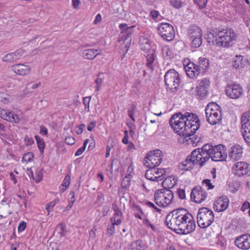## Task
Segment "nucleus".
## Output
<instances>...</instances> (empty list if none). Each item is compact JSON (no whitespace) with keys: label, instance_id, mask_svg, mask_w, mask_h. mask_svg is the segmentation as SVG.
Masks as SVG:
<instances>
[{"label":"nucleus","instance_id":"nucleus-59","mask_svg":"<svg viewBox=\"0 0 250 250\" xmlns=\"http://www.w3.org/2000/svg\"><path fill=\"white\" fill-rule=\"evenodd\" d=\"M177 193L178 194V197L180 199H186V194L185 191L184 189H179L177 191Z\"/></svg>","mask_w":250,"mask_h":250},{"label":"nucleus","instance_id":"nucleus-30","mask_svg":"<svg viewBox=\"0 0 250 250\" xmlns=\"http://www.w3.org/2000/svg\"><path fill=\"white\" fill-rule=\"evenodd\" d=\"M209 66V63L208 59L202 57L199 58L198 64H196V67H198L201 72L202 70V72L204 73L206 70L208 69Z\"/></svg>","mask_w":250,"mask_h":250},{"label":"nucleus","instance_id":"nucleus-29","mask_svg":"<svg viewBox=\"0 0 250 250\" xmlns=\"http://www.w3.org/2000/svg\"><path fill=\"white\" fill-rule=\"evenodd\" d=\"M146 59V65L151 71L154 69L153 63L155 60V52L154 50H150L149 53H147L144 55Z\"/></svg>","mask_w":250,"mask_h":250},{"label":"nucleus","instance_id":"nucleus-48","mask_svg":"<svg viewBox=\"0 0 250 250\" xmlns=\"http://www.w3.org/2000/svg\"><path fill=\"white\" fill-rule=\"evenodd\" d=\"M71 177L69 174H67L63 180V181L62 184V187L68 188L70 183Z\"/></svg>","mask_w":250,"mask_h":250},{"label":"nucleus","instance_id":"nucleus-18","mask_svg":"<svg viewBox=\"0 0 250 250\" xmlns=\"http://www.w3.org/2000/svg\"><path fill=\"white\" fill-rule=\"evenodd\" d=\"M243 148L241 146L237 145L231 147L229 153V158L233 161L239 160L243 155Z\"/></svg>","mask_w":250,"mask_h":250},{"label":"nucleus","instance_id":"nucleus-2","mask_svg":"<svg viewBox=\"0 0 250 250\" xmlns=\"http://www.w3.org/2000/svg\"><path fill=\"white\" fill-rule=\"evenodd\" d=\"M165 223L169 229L179 234L186 235L193 231V223L190 225L185 224L172 211L167 215Z\"/></svg>","mask_w":250,"mask_h":250},{"label":"nucleus","instance_id":"nucleus-32","mask_svg":"<svg viewBox=\"0 0 250 250\" xmlns=\"http://www.w3.org/2000/svg\"><path fill=\"white\" fill-rule=\"evenodd\" d=\"M225 35L223 36L220 35L218 38H216L214 40L212 41V43L213 44H216L217 46L224 47V44L225 43V41H229V36L227 33V29H225Z\"/></svg>","mask_w":250,"mask_h":250},{"label":"nucleus","instance_id":"nucleus-38","mask_svg":"<svg viewBox=\"0 0 250 250\" xmlns=\"http://www.w3.org/2000/svg\"><path fill=\"white\" fill-rule=\"evenodd\" d=\"M136 110V105L134 104H132L131 105H130L128 109V115L133 122L135 121L134 115Z\"/></svg>","mask_w":250,"mask_h":250},{"label":"nucleus","instance_id":"nucleus-49","mask_svg":"<svg viewBox=\"0 0 250 250\" xmlns=\"http://www.w3.org/2000/svg\"><path fill=\"white\" fill-rule=\"evenodd\" d=\"M195 3H196L200 9L206 7L208 0H194Z\"/></svg>","mask_w":250,"mask_h":250},{"label":"nucleus","instance_id":"nucleus-5","mask_svg":"<svg viewBox=\"0 0 250 250\" xmlns=\"http://www.w3.org/2000/svg\"><path fill=\"white\" fill-rule=\"evenodd\" d=\"M214 216L213 211L206 207L199 209L197 214V222L199 227L206 228L213 222Z\"/></svg>","mask_w":250,"mask_h":250},{"label":"nucleus","instance_id":"nucleus-12","mask_svg":"<svg viewBox=\"0 0 250 250\" xmlns=\"http://www.w3.org/2000/svg\"><path fill=\"white\" fill-rule=\"evenodd\" d=\"M207 197V193L200 186L193 188L190 194L191 200L196 203L203 202Z\"/></svg>","mask_w":250,"mask_h":250},{"label":"nucleus","instance_id":"nucleus-44","mask_svg":"<svg viewBox=\"0 0 250 250\" xmlns=\"http://www.w3.org/2000/svg\"><path fill=\"white\" fill-rule=\"evenodd\" d=\"M112 208L114 211V216H118L119 218L123 217V213L121 210H120L117 205L116 203H114L112 205Z\"/></svg>","mask_w":250,"mask_h":250},{"label":"nucleus","instance_id":"nucleus-60","mask_svg":"<svg viewBox=\"0 0 250 250\" xmlns=\"http://www.w3.org/2000/svg\"><path fill=\"white\" fill-rule=\"evenodd\" d=\"M115 225L112 223L107 227V232L110 235H112L115 232Z\"/></svg>","mask_w":250,"mask_h":250},{"label":"nucleus","instance_id":"nucleus-28","mask_svg":"<svg viewBox=\"0 0 250 250\" xmlns=\"http://www.w3.org/2000/svg\"><path fill=\"white\" fill-rule=\"evenodd\" d=\"M98 50L94 49H89L84 50L82 52V56L85 59L93 60L94 59L99 53L98 52Z\"/></svg>","mask_w":250,"mask_h":250},{"label":"nucleus","instance_id":"nucleus-33","mask_svg":"<svg viewBox=\"0 0 250 250\" xmlns=\"http://www.w3.org/2000/svg\"><path fill=\"white\" fill-rule=\"evenodd\" d=\"M153 172H154V170H152L151 168H149V169L147 170L145 173L146 178L152 181L157 182L161 181V177L160 176H154V174Z\"/></svg>","mask_w":250,"mask_h":250},{"label":"nucleus","instance_id":"nucleus-35","mask_svg":"<svg viewBox=\"0 0 250 250\" xmlns=\"http://www.w3.org/2000/svg\"><path fill=\"white\" fill-rule=\"evenodd\" d=\"M152 170H154V176H160L161 181L162 180L166 175L167 171L165 168H156V167H152Z\"/></svg>","mask_w":250,"mask_h":250},{"label":"nucleus","instance_id":"nucleus-20","mask_svg":"<svg viewBox=\"0 0 250 250\" xmlns=\"http://www.w3.org/2000/svg\"><path fill=\"white\" fill-rule=\"evenodd\" d=\"M146 162L145 165L146 167L152 168L157 167L161 164L163 158H158V157L155 156L154 155H149L147 154L146 157Z\"/></svg>","mask_w":250,"mask_h":250},{"label":"nucleus","instance_id":"nucleus-42","mask_svg":"<svg viewBox=\"0 0 250 250\" xmlns=\"http://www.w3.org/2000/svg\"><path fill=\"white\" fill-rule=\"evenodd\" d=\"M197 95L201 98L206 97L208 93V89L203 87L198 86L197 87Z\"/></svg>","mask_w":250,"mask_h":250},{"label":"nucleus","instance_id":"nucleus-1","mask_svg":"<svg viewBox=\"0 0 250 250\" xmlns=\"http://www.w3.org/2000/svg\"><path fill=\"white\" fill-rule=\"evenodd\" d=\"M169 125L179 135L185 138L193 135L200 126V121L194 113L177 112L170 118Z\"/></svg>","mask_w":250,"mask_h":250},{"label":"nucleus","instance_id":"nucleus-6","mask_svg":"<svg viewBox=\"0 0 250 250\" xmlns=\"http://www.w3.org/2000/svg\"><path fill=\"white\" fill-rule=\"evenodd\" d=\"M181 82L179 73L173 69L169 70L165 75V83L167 87L173 92L177 91Z\"/></svg>","mask_w":250,"mask_h":250},{"label":"nucleus","instance_id":"nucleus-3","mask_svg":"<svg viewBox=\"0 0 250 250\" xmlns=\"http://www.w3.org/2000/svg\"><path fill=\"white\" fill-rule=\"evenodd\" d=\"M135 26H127L125 23H121L119 27L121 30V33L119 35V42L124 41V42L121 45V49L123 50L124 53H126L130 46L131 42V35L133 33V28Z\"/></svg>","mask_w":250,"mask_h":250},{"label":"nucleus","instance_id":"nucleus-36","mask_svg":"<svg viewBox=\"0 0 250 250\" xmlns=\"http://www.w3.org/2000/svg\"><path fill=\"white\" fill-rule=\"evenodd\" d=\"M35 139L37 143V146L39 149L40 152L42 154L45 147V143L42 139L38 135L35 136Z\"/></svg>","mask_w":250,"mask_h":250},{"label":"nucleus","instance_id":"nucleus-17","mask_svg":"<svg viewBox=\"0 0 250 250\" xmlns=\"http://www.w3.org/2000/svg\"><path fill=\"white\" fill-rule=\"evenodd\" d=\"M25 54L24 50L20 49L13 53H8L5 55L3 58V62H11L21 59Z\"/></svg>","mask_w":250,"mask_h":250},{"label":"nucleus","instance_id":"nucleus-37","mask_svg":"<svg viewBox=\"0 0 250 250\" xmlns=\"http://www.w3.org/2000/svg\"><path fill=\"white\" fill-rule=\"evenodd\" d=\"M190 46L192 48H197L199 47L202 43V37H197L192 39Z\"/></svg>","mask_w":250,"mask_h":250},{"label":"nucleus","instance_id":"nucleus-13","mask_svg":"<svg viewBox=\"0 0 250 250\" xmlns=\"http://www.w3.org/2000/svg\"><path fill=\"white\" fill-rule=\"evenodd\" d=\"M225 146L222 145H217L214 146L213 152L211 156V159L213 161H226L227 154L225 153Z\"/></svg>","mask_w":250,"mask_h":250},{"label":"nucleus","instance_id":"nucleus-26","mask_svg":"<svg viewBox=\"0 0 250 250\" xmlns=\"http://www.w3.org/2000/svg\"><path fill=\"white\" fill-rule=\"evenodd\" d=\"M177 180L173 176H168L162 182L163 189H170L177 185Z\"/></svg>","mask_w":250,"mask_h":250},{"label":"nucleus","instance_id":"nucleus-55","mask_svg":"<svg viewBox=\"0 0 250 250\" xmlns=\"http://www.w3.org/2000/svg\"><path fill=\"white\" fill-rule=\"evenodd\" d=\"M0 101L3 102L4 103L9 102V98L8 95L4 93H0Z\"/></svg>","mask_w":250,"mask_h":250},{"label":"nucleus","instance_id":"nucleus-16","mask_svg":"<svg viewBox=\"0 0 250 250\" xmlns=\"http://www.w3.org/2000/svg\"><path fill=\"white\" fill-rule=\"evenodd\" d=\"M184 68L187 76L191 79L197 78L201 73L200 70L196 67V64L192 62H189L185 65Z\"/></svg>","mask_w":250,"mask_h":250},{"label":"nucleus","instance_id":"nucleus-31","mask_svg":"<svg viewBox=\"0 0 250 250\" xmlns=\"http://www.w3.org/2000/svg\"><path fill=\"white\" fill-rule=\"evenodd\" d=\"M225 35L223 36L220 35L218 38H216L214 40L212 41V43L213 44H216L217 46L224 47V44L225 43V41H229V36L227 33V29H225Z\"/></svg>","mask_w":250,"mask_h":250},{"label":"nucleus","instance_id":"nucleus-4","mask_svg":"<svg viewBox=\"0 0 250 250\" xmlns=\"http://www.w3.org/2000/svg\"><path fill=\"white\" fill-rule=\"evenodd\" d=\"M174 193L170 189H159L154 193V202L162 208L167 207L173 201Z\"/></svg>","mask_w":250,"mask_h":250},{"label":"nucleus","instance_id":"nucleus-45","mask_svg":"<svg viewBox=\"0 0 250 250\" xmlns=\"http://www.w3.org/2000/svg\"><path fill=\"white\" fill-rule=\"evenodd\" d=\"M104 74L102 73H99L98 75V78L95 80V83H96V90L99 91L100 86L103 83V78L101 77V75H103Z\"/></svg>","mask_w":250,"mask_h":250},{"label":"nucleus","instance_id":"nucleus-25","mask_svg":"<svg viewBox=\"0 0 250 250\" xmlns=\"http://www.w3.org/2000/svg\"><path fill=\"white\" fill-rule=\"evenodd\" d=\"M222 112H213L210 115L206 116L207 121L211 125H214L219 123L222 120Z\"/></svg>","mask_w":250,"mask_h":250},{"label":"nucleus","instance_id":"nucleus-7","mask_svg":"<svg viewBox=\"0 0 250 250\" xmlns=\"http://www.w3.org/2000/svg\"><path fill=\"white\" fill-rule=\"evenodd\" d=\"M160 36L167 41H172L175 37V31L172 25L167 22H162L157 27Z\"/></svg>","mask_w":250,"mask_h":250},{"label":"nucleus","instance_id":"nucleus-8","mask_svg":"<svg viewBox=\"0 0 250 250\" xmlns=\"http://www.w3.org/2000/svg\"><path fill=\"white\" fill-rule=\"evenodd\" d=\"M174 214H176V216L181 221L183 222L185 224L190 225L191 223H193V231L194 230L196 225L195 221L193 219L192 215L188 212V211L184 208H179L172 211Z\"/></svg>","mask_w":250,"mask_h":250},{"label":"nucleus","instance_id":"nucleus-14","mask_svg":"<svg viewBox=\"0 0 250 250\" xmlns=\"http://www.w3.org/2000/svg\"><path fill=\"white\" fill-rule=\"evenodd\" d=\"M234 243L239 249L245 250L250 249V235L246 233L239 236L236 238Z\"/></svg>","mask_w":250,"mask_h":250},{"label":"nucleus","instance_id":"nucleus-56","mask_svg":"<svg viewBox=\"0 0 250 250\" xmlns=\"http://www.w3.org/2000/svg\"><path fill=\"white\" fill-rule=\"evenodd\" d=\"M42 177L43 176L42 171L39 170L37 172L36 177L33 178V180H35L36 183H39L42 180Z\"/></svg>","mask_w":250,"mask_h":250},{"label":"nucleus","instance_id":"nucleus-51","mask_svg":"<svg viewBox=\"0 0 250 250\" xmlns=\"http://www.w3.org/2000/svg\"><path fill=\"white\" fill-rule=\"evenodd\" d=\"M209 81L208 79L205 78L201 80L199 86L203 87L208 89L209 86Z\"/></svg>","mask_w":250,"mask_h":250},{"label":"nucleus","instance_id":"nucleus-46","mask_svg":"<svg viewBox=\"0 0 250 250\" xmlns=\"http://www.w3.org/2000/svg\"><path fill=\"white\" fill-rule=\"evenodd\" d=\"M34 157V154L33 152H29L25 153L22 158V161L26 162H30Z\"/></svg>","mask_w":250,"mask_h":250},{"label":"nucleus","instance_id":"nucleus-57","mask_svg":"<svg viewBox=\"0 0 250 250\" xmlns=\"http://www.w3.org/2000/svg\"><path fill=\"white\" fill-rule=\"evenodd\" d=\"M202 183L203 184H205L206 186L208 187V189H211L214 188V186L210 182V180L209 179H204L202 181Z\"/></svg>","mask_w":250,"mask_h":250},{"label":"nucleus","instance_id":"nucleus-39","mask_svg":"<svg viewBox=\"0 0 250 250\" xmlns=\"http://www.w3.org/2000/svg\"><path fill=\"white\" fill-rule=\"evenodd\" d=\"M242 60L243 58L241 55L236 56L235 59H234V61L232 62L233 67L235 69L238 68L240 66L242 67Z\"/></svg>","mask_w":250,"mask_h":250},{"label":"nucleus","instance_id":"nucleus-61","mask_svg":"<svg viewBox=\"0 0 250 250\" xmlns=\"http://www.w3.org/2000/svg\"><path fill=\"white\" fill-rule=\"evenodd\" d=\"M65 142L66 144L69 145H72L75 143V140L73 137L69 136L66 137L65 139Z\"/></svg>","mask_w":250,"mask_h":250},{"label":"nucleus","instance_id":"nucleus-9","mask_svg":"<svg viewBox=\"0 0 250 250\" xmlns=\"http://www.w3.org/2000/svg\"><path fill=\"white\" fill-rule=\"evenodd\" d=\"M232 171L238 177L250 175V165L245 162L236 163L232 167Z\"/></svg>","mask_w":250,"mask_h":250},{"label":"nucleus","instance_id":"nucleus-53","mask_svg":"<svg viewBox=\"0 0 250 250\" xmlns=\"http://www.w3.org/2000/svg\"><path fill=\"white\" fill-rule=\"evenodd\" d=\"M85 125L83 124H82L78 126H76L75 128V131L77 134H81L83 132V129Z\"/></svg>","mask_w":250,"mask_h":250},{"label":"nucleus","instance_id":"nucleus-21","mask_svg":"<svg viewBox=\"0 0 250 250\" xmlns=\"http://www.w3.org/2000/svg\"><path fill=\"white\" fill-rule=\"evenodd\" d=\"M214 147L211 145L209 144H206L202 146L201 148H198L194 150H193L192 153V156L195 157L196 159L198 158L197 155L201 153V152H204L206 153H208L209 154L212 155L213 152V149Z\"/></svg>","mask_w":250,"mask_h":250},{"label":"nucleus","instance_id":"nucleus-24","mask_svg":"<svg viewBox=\"0 0 250 250\" xmlns=\"http://www.w3.org/2000/svg\"><path fill=\"white\" fill-rule=\"evenodd\" d=\"M227 33L229 36V41H225L224 47L229 48L234 45L233 42L236 41L238 36L231 28L227 29Z\"/></svg>","mask_w":250,"mask_h":250},{"label":"nucleus","instance_id":"nucleus-11","mask_svg":"<svg viewBox=\"0 0 250 250\" xmlns=\"http://www.w3.org/2000/svg\"><path fill=\"white\" fill-rule=\"evenodd\" d=\"M242 133L245 142L250 146V116L243 114L241 118Z\"/></svg>","mask_w":250,"mask_h":250},{"label":"nucleus","instance_id":"nucleus-40","mask_svg":"<svg viewBox=\"0 0 250 250\" xmlns=\"http://www.w3.org/2000/svg\"><path fill=\"white\" fill-rule=\"evenodd\" d=\"M8 114L7 121L16 124L20 122V120L19 117L16 114H14V112H9Z\"/></svg>","mask_w":250,"mask_h":250},{"label":"nucleus","instance_id":"nucleus-34","mask_svg":"<svg viewBox=\"0 0 250 250\" xmlns=\"http://www.w3.org/2000/svg\"><path fill=\"white\" fill-rule=\"evenodd\" d=\"M135 244L136 245L137 250H145L147 248V244L141 239H138L131 243L130 246L133 247Z\"/></svg>","mask_w":250,"mask_h":250},{"label":"nucleus","instance_id":"nucleus-58","mask_svg":"<svg viewBox=\"0 0 250 250\" xmlns=\"http://www.w3.org/2000/svg\"><path fill=\"white\" fill-rule=\"evenodd\" d=\"M141 49L146 52V54L147 53H149L150 50H154L153 49H151L150 43H146V45H143L141 44Z\"/></svg>","mask_w":250,"mask_h":250},{"label":"nucleus","instance_id":"nucleus-41","mask_svg":"<svg viewBox=\"0 0 250 250\" xmlns=\"http://www.w3.org/2000/svg\"><path fill=\"white\" fill-rule=\"evenodd\" d=\"M66 226L62 223L58 225L55 230L56 231H58V233L60 234L61 237H64L65 235Z\"/></svg>","mask_w":250,"mask_h":250},{"label":"nucleus","instance_id":"nucleus-27","mask_svg":"<svg viewBox=\"0 0 250 250\" xmlns=\"http://www.w3.org/2000/svg\"><path fill=\"white\" fill-rule=\"evenodd\" d=\"M211 155L209 154L208 153H206L204 152H201L200 154H199L197 156L198 158L196 159L195 157H194L193 158L195 160V163L196 164H198L201 167H203L205 163L207 162L209 159L211 158Z\"/></svg>","mask_w":250,"mask_h":250},{"label":"nucleus","instance_id":"nucleus-23","mask_svg":"<svg viewBox=\"0 0 250 250\" xmlns=\"http://www.w3.org/2000/svg\"><path fill=\"white\" fill-rule=\"evenodd\" d=\"M202 34L201 28L197 25H190L188 29V35L190 39L197 37H202Z\"/></svg>","mask_w":250,"mask_h":250},{"label":"nucleus","instance_id":"nucleus-63","mask_svg":"<svg viewBox=\"0 0 250 250\" xmlns=\"http://www.w3.org/2000/svg\"><path fill=\"white\" fill-rule=\"evenodd\" d=\"M149 40L147 39V38L143 36L141 37L140 39V44L141 46V44H143V45H146V43H149Z\"/></svg>","mask_w":250,"mask_h":250},{"label":"nucleus","instance_id":"nucleus-19","mask_svg":"<svg viewBox=\"0 0 250 250\" xmlns=\"http://www.w3.org/2000/svg\"><path fill=\"white\" fill-rule=\"evenodd\" d=\"M195 164H196V163L192 155V153H191L187 157L184 161L179 164V167L183 170H190L193 168Z\"/></svg>","mask_w":250,"mask_h":250},{"label":"nucleus","instance_id":"nucleus-64","mask_svg":"<svg viewBox=\"0 0 250 250\" xmlns=\"http://www.w3.org/2000/svg\"><path fill=\"white\" fill-rule=\"evenodd\" d=\"M26 227V223L24 221H21L18 226V231L19 232H21L23 231Z\"/></svg>","mask_w":250,"mask_h":250},{"label":"nucleus","instance_id":"nucleus-52","mask_svg":"<svg viewBox=\"0 0 250 250\" xmlns=\"http://www.w3.org/2000/svg\"><path fill=\"white\" fill-rule=\"evenodd\" d=\"M90 99H91V97L89 96V97H85L83 98V104L84 105L85 109H87L88 111H89V103H90Z\"/></svg>","mask_w":250,"mask_h":250},{"label":"nucleus","instance_id":"nucleus-22","mask_svg":"<svg viewBox=\"0 0 250 250\" xmlns=\"http://www.w3.org/2000/svg\"><path fill=\"white\" fill-rule=\"evenodd\" d=\"M12 71L20 75H25L30 71V68L23 64H17L12 66Z\"/></svg>","mask_w":250,"mask_h":250},{"label":"nucleus","instance_id":"nucleus-50","mask_svg":"<svg viewBox=\"0 0 250 250\" xmlns=\"http://www.w3.org/2000/svg\"><path fill=\"white\" fill-rule=\"evenodd\" d=\"M149 155H154L155 156H157L158 158H163V152L160 149H156L153 151H150L148 153Z\"/></svg>","mask_w":250,"mask_h":250},{"label":"nucleus","instance_id":"nucleus-15","mask_svg":"<svg viewBox=\"0 0 250 250\" xmlns=\"http://www.w3.org/2000/svg\"><path fill=\"white\" fill-rule=\"evenodd\" d=\"M229 204V198L227 196H222L218 197L215 201L213 208L215 211L222 212L225 210L228 207Z\"/></svg>","mask_w":250,"mask_h":250},{"label":"nucleus","instance_id":"nucleus-43","mask_svg":"<svg viewBox=\"0 0 250 250\" xmlns=\"http://www.w3.org/2000/svg\"><path fill=\"white\" fill-rule=\"evenodd\" d=\"M207 108V110L210 111V109H213L216 111H221V107L220 106L215 103H210L206 107Z\"/></svg>","mask_w":250,"mask_h":250},{"label":"nucleus","instance_id":"nucleus-54","mask_svg":"<svg viewBox=\"0 0 250 250\" xmlns=\"http://www.w3.org/2000/svg\"><path fill=\"white\" fill-rule=\"evenodd\" d=\"M170 3L176 8H179L181 7L182 2L180 0H171Z\"/></svg>","mask_w":250,"mask_h":250},{"label":"nucleus","instance_id":"nucleus-47","mask_svg":"<svg viewBox=\"0 0 250 250\" xmlns=\"http://www.w3.org/2000/svg\"><path fill=\"white\" fill-rule=\"evenodd\" d=\"M130 181L128 179L127 176H126L122 180L121 182V187L123 188H127L130 185Z\"/></svg>","mask_w":250,"mask_h":250},{"label":"nucleus","instance_id":"nucleus-10","mask_svg":"<svg viewBox=\"0 0 250 250\" xmlns=\"http://www.w3.org/2000/svg\"><path fill=\"white\" fill-rule=\"evenodd\" d=\"M225 91L227 95L232 99H238L243 94V89L238 84H228L226 87Z\"/></svg>","mask_w":250,"mask_h":250},{"label":"nucleus","instance_id":"nucleus-62","mask_svg":"<svg viewBox=\"0 0 250 250\" xmlns=\"http://www.w3.org/2000/svg\"><path fill=\"white\" fill-rule=\"evenodd\" d=\"M7 111L5 110H3L1 111L0 113V116L2 119H3L7 121L8 117L9 116V114Z\"/></svg>","mask_w":250,"mask_h":250}]
</instances>
